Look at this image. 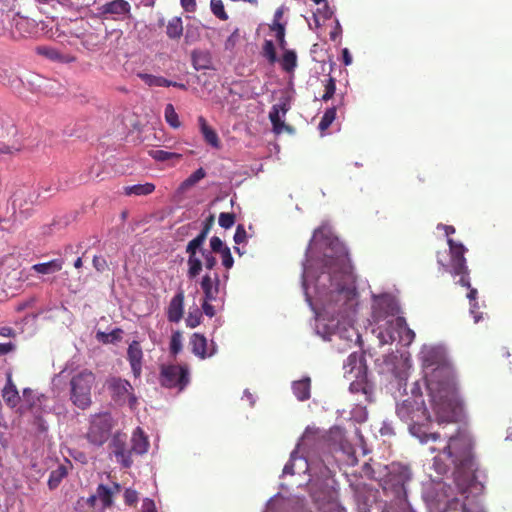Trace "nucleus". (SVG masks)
I'll use <instances>...</instances> for the list:
<instances>
[{
    "mask_svg": "<svg viewBox=\"0 0 512 512\" xmlns=\"http://www.w3.org/2000/svg\"><path fill=\"white\" fill-rule=\"evenodd\" d=\"M422 366L435 419L438 424L455 423L462 413L454 370L443 348L430 346L421 351Z\"/></svg>",
    "mask_w": 512,
    "mask_h": 512,
    "instance_id": "f257e3e1",
    "label": "nucleus"
},
{
    "mask_svg": "<svg viewBox=\"0 0 512 512\" xmlns=\"http://www.w3.org/2000/svg\"><path fill=\"white\" fill-rule=\"evenodd\" d=\"M350 279L351 265L347 251L340 248L335 255L326 253L323 271L317 277L315 287L323 300L324 309L332 317H345L354 312L357 292Z\"/></svg>",
    "mask_w": 512,
    "mask_h": 512,
    "instance_id": "f03ea898",
    "label": "nucleus"
},
{
    "mask_svg": "<svg viewBox=\"0 0 512 512\" xmlns=\"http://www.w3.org/2000/svg\"><path fill=\"white\" fill-rule=\"evenodd\" d=\"M445 440V445L440 447L432 446V452H439L434 458V466L439 473H446L449 466H454L457 473L467 474V480H472L474 472V460L472 455V443L457 426L451 433H441V438L436 442Z\"/></svg>",
    "mask_w": 512,
    "mask_h": 512,
    "instance_id": "7ed1b4c3",
    "label": "nucleus"
},
{
    "mask_svg": "<svg viewBox=\"0 0 512 512\" xmlns=\"http://www.w3.org/2000/svg\"><path fill=\"white\" fill-rule=\"evenodd\" d=\"M397 404V416L408 425L409 432L416 437L420 443L427 444L430 441L436 442L441 438V432H429L427 425L431 416L425 406L421 393L415 394Z\"/></svg>",
    "mask_w": 512,
    "mask_h": 512,
    "instance_id": "20e7f679",
    "label": "nucleus"
},
{
    "mask_svg": "<svg viewBox=\"0 0 512 512\" xmlns=\"http://www.w3.org/2000/svg\"><path fill=\"white\" fill-rule=\"evenodd\" d=\"M450 252V263L446 264L440 257L441 253H437V262L443 268V271L450 272L452 276H459L458 284L463 287L470 288V271L467 266L465 252L467 249L462 243L454 241L452 238L447 240Z\"/></svg>",
    "mask_w": 512,
    "mask_h": 512,
    "instance_id": "39448f33",
    "label": "nucleus"
},
{
    "mask_svg": "<svg viewBox=\"0 0 512 512\" xmlns=\"http://www.w3.org/2000/svg\"><path fill=\"white\" fill-rule=\"evenodd\" d=\"M96 382V375L85 368L75 373L70 379V401L77 408L86 410L92 404L91 391Z\"/></svg>",
    "mask_w": 512,
    "mask_h": 512,
    "instance_id": "423d86ee",
    "label": "nucleus"
},
{
    "mask_svg": "<svg viewBox=\"0 0 512 512\" xmlns=\"http://www.w3.org/2000/svg\"><path fill=\"white\" fill-rule=\"evenodd\" d=\"M214 216L210 215L204 222L201 232L186 246V253L188 254L187 259V277L190 280L197 278L202 271V260L198 256V249L204 245L207 235L213 225Z\"/></svg>",
    "mask_w": 512,
    "mask_h": 512,
    "instance_id": "0eeeda50",
    "label": "nucleus"
},
{
    "mask_svg": "<svg viewBox=\"0 0 512 512\" xmlns=\"http://www.w3.org/2000/svg\"><path fill=\"white\" fill-rule=\"evenodd\" d=\"M159 369V383L162 387L182 392L190 383L187 365L162 364Z\"/></svg>",
    "mask_w": 512,
    "mask_h": 512,
    "instance_id": "6e6552de",
    "label": "nucleus"
},
{
    "mask_svg": "<svg viewBox=\"0 0 512 512\" xmlns=\"http://www.w3.org/2000/svg\"><path fill=\"white\" fill-rule=\"evenodd\" d=\"M106 386L112 400L117 405L128 404L132 409L136 407L138 400L134 388L128 380L113 376L106 380Z\"/></svg>",
    "mask_w": 512,
    "mask_h": 512,
    "instance_id": "1a4fd4ad",
    "label": "nucleus"
},
{
    "mask_svg": "<svg viewBox=\"0 0 512 512\" xmlns=\"http://www.w3.org/2000/svg\"><path fill=\"white\" fill-rule=\"evenodd\" d=\"M46 397L43 394L37 395L30 388L23 389V403L18 408L20 415L30 414L34 418V423L38 425L41 431H45L47 427L43 421V402Z\"/></svg>",
    "mask_w": 512,
    "mask_h": 512,
    "instance_id": "9d476101",
    "label": "nucleus"
},
{
    "mask_svg": "<svg viewBox=\"0 0 512 512\" xmlns=\"http://www.w3.org/2000/svg\"><path fill=\"white\" fill-rule=\"evenodd\" d=\"M112 417L108 413L96 414L91 417L86 433L88 442L94 446H102L110 437Z\"/></svg>",
    "mask_w": 512,
    "mask_h": 512,
    "instance_id": "9b49d317",
    "label": "nucleus"
},
{
    "mask_svg": "<svg viewBox=\"0 0 512 512\" xmlns=\"http://www.w3.org/2000/svg\"><path fill=\"white\" fill-rule=\"evenodd\" d=\"M97 16L102 19L121 21L131 18V5L126 0H113L97 8Z\"/></svg>",
    "mask_w": 512,
    "mask_h": 512,
    "instance_id": "f8f14e48",
    "label": "nucleus"
},
{
    "mask_svg": "<svg viewBox=\"0 0 512 512\" xmlns=\"http://www.w3.org/2000/svg\"><path fill=\"white\" fill-rule=\"evenodd\" d=\"M343 369L344 376L347 379H352V377L367 374V365L364 355L358 352L351 353L347 360L344 362Z\"/></svg>",
    "mask_w": 512,
    "mask_h": 512,
    "instance_id": "ddd939ff",
    "label": "nucleus"
},
{
    "mask_svg": "<svg viewBox=\"0 0 512 512\" xmlns=\"http://www.w3.org/2000/svg\"><path fill=\"white\" fill-rule=\"evenodd\" d=\"M112 449L118 463L124 468L131 467L133 460L131 458L132 450L126 447V436L120 433L114 435L112 439Z\"/></svg>",
    "mask_w": 512,
    "mask_h": 512,
    "instance_id": "4468645a",
    "label": "nucleus"
},
{
    "mask_svg": "<svg viewBox=\"0 0 512 512\" xmlns=\"http://www.w3.org/2000/svg\"><path fill=\"white\" fill-rule=\"evenodd\" d=\"M200 287L205 299L217 300L220 292V277L218 273H214L213 276L210 273H206L201 278Z\"/></svg>",
    "mask_w": 512,
    "mask_h": 512,
    "instance_id": "2eb2a0df",
    "label": "nucleus"
},
{
    "mask_svg": "<svg viewBox=\"0 0 512 512\" xmlns=\"http://www.w3.org/2000/svg\"><path fill=\"white\" fill-rule=\"evenodd\" d=\"M127 360L130 363L134 377H140L142 373L143 351L138 341L134 340L127 349Z\"/></svg>",
    "mask_w": 512,
    "mask_h": 512,
    "instance_id": "dca6fc26",
    "label": "nucleus"
},
{
    "mask_svg": "<svg viewBox=\"0 0 512 512\" xmlns=\"http://www.w3.org/2000/svg\"><path fill=\"white\" fill-rule=\"evenodd\" d=\"M211 345L212 349L208 351V342L203 334L194 333L190 338V346L192 353L201 359L211 357L215 354V347L213 343Z\"/></svg>",
    "mask_w": 512,
    "mask_h": 512,
    "instance_id": "f3484780",
    "label": "nucleus"
},
{
    "mask_svg": "<svg viewBox=\"0 0 512 512\" xmlns=\"http://www.w3.org/2000/svg\"><path fill=\"white\" fill-rule=\"evenodd\" d=\"M289 110V104L284 101L281 104L273 105L269 112V119L273 126V131L276 134H280L284 129L291 130L289 126H286L284 121L280 118V113L284 116Z\"/></svg>",
    "mask_w": 512,
    "mask_h": 512,
    "instance_id": "a211bd4d",
    "label": "nucleus"
},
{
    "mask_svg": "<svg viewBox=\"0 0 512 512\" xmlns=\"http://www.w3.org/2000/svg\"><path fill=\"white\" fill-rule=\"evenodd\" d=\"M184 312V293L178 292L170 301L167 309V318L170 322L178 323Z\"/></svg>",
    "mask_w": 512,
    "mask_h": 512,
    "instance_id": "6ab92c4d",
    "label": "nucleus"
},
{
    "mask_svg": "<svg viewBox=\"0 0 512 512\" xmlns=\"http://www.w3.org/2000/svg\"><path fill=\"white\" fill-rule=\"evenodd\" d=\"M2 398L5 404L10 408L17 407L21 401V397L19 395L16 385L12 380L11 374L7 375L6 384L2 389Z\"/></svg>",
    "mask_w": 512,
    "mask_h": 512,
    "instance_id": "aec40b11",
    "label": "nucleus"
},
{
    "mask_svg": "<svg viewBox=\"0 0 512 512\" xmlns=\"http://www.w3.org/2000/svg\"><path fill=\"white\" fill-rule=\"evenodd\" d=\"M120 488L121 487L118 483H113L112 487H108L104 484L98 485L96 494L103 509L110 508L113 505V497L115 494L120 492Z\"/></svg>",
    "mask_w": 512,
    "mask_h": 512,
    "instance_id": "412c9836",
    "label": "nucleus"
},
{
    "mask_svg": "<svg viewBox=\"0 0 512 512\" xmlns=\"http://www.w3.org/2000/svg\"><path fill=\"white\" fill-rule=\"evenodd\" d=\"M350 383V391L352 393H361L365 395L366 399L369 400L372 394V385L367 380V374H363L362 376L358 375L352 377Z\"/></svg>",
    "mask_w": 512,
    "mask_h": 512,
    "instance_id": "4be33fe9",
    "label": "nucleus"
},
{
    "mask_svg": "<svg viewBox=\"0 0 512 512\" xmlns=\"http://www.w3.org/2000/svg\"><path fill=\"white\" fill-rule=\"evenodd\" d=\"M198 124L200 132L202 133L206 143L211 145L213 148H220V140L216 131L210 127L203 116L198 117Z\"/></svg>",
    "mask_w": 512,
    "mask_h": 512,
    "instance_id": "5701e85b",
    "label": "nucleus"
},
{
    "mask_svg": "<svg viewBox=\"0 0 512 512\" xmlns=\"http://www.w3.org/2000/svg\"><path fill=\"white\" fill-rule=\"evenodd\" d=\"M131 442L132 453L142 455L148 451L149 441L141 428L137 427L134 430Z\"/></svg>",
    "mask_w": 512,
    "mask_h": 512,
    "instance_id": "b1692460",
    "label": "nucleus"
},
{
    "mask_svg": "<svg viewBox=\"0 0 512 512\" xmlns=\"http://www.w3.org/2000/svg\"><path fill=\"white\" fill-rule=\"evenodd\" d=\"M193 67L199 70L210 69L212 65L211 54L206 50H194L191 53Z\"/></svg>",
    "mask_w": 512,
    "mask_h": 512,
    "instance_id": "393cba45",
    "label": "nucleus"
},
{
    "mask_svg": "<svg viewBox=\"0 0 512 512\" xmlns=\"http://www.w3.org/2000/svg\"><path fill=\"white\" fill-rule=\"evenodd\" d=\"M394 327L398 332L401 341H404L407 345L413 342L415 333L408 327L406 319L402 316H398L394 322Z\"/></svg>",
    "mask_w": 512,
    "mask_h": 512,
    "instance_id": "a878e982",
    "label": "nucleus"
},
{
    "mask_svg": "<svg viewBox=\"0 0 512 512\" xmlns=\"http://www.w3.org/2000/svg\"><path fill=\"white\" fill-rule=\"evenodd\" d=\"M64 265V261L62 259H53L44 263H37L31 266V270L35 271L38 274H53L59 272Z\"/></svg>",
    "mask_w": 512,
    "mask_h": 512,
    "instance_id": "bb28decb",
    "label": "nucleus"
},
{
    "mask_svg": "<svg viewBox=\"0 0 512 512\" xmlns=\"http://www.w3.org/2000/svg\"><path fill=\"white\" fill-rule=\"evenodd\" d=\"M37 51H38V53L40 55H43L46 58H48L50 60H53V61H58V62H62V63H70V62H74L75 61V57L74 56H71V55H68V54H66V55L61 54L55 48L39 47L37 49Z\"/></svg>",
    "mask_w": 512,
    "mask_h": 512,
    "instance_id": "cd10ccee",
    "label": "nucleus"
},
{
    "mask_svg": "<svg viewBox=\"0 0 512 512\" xmlns=\"http://www.w3.org/2000/svg\"><path fill=\"white\" fill-rule=\"evenodd\" d=\"M310 387V378L294 381L292 384L293 393L299 401H305L310 398Z\"/></svg>",
    "mask_w": 512,
    "mask_h": 512,
    "instance_id": "c85d7f7f",
    "label": "nucleus"
},
{
    "mask_svg": "<svg viewBox=\"0 0 512 512\" xmlns=\"http://www.w3.org/2000/svg\"><path fill=\"white\" fill-rule=\"evenodd\" d=\"M68 475V469L65 465H58L56 469L50 472L48 478V487L50 490H55L62 480Z\"/></svg>",
    "mask_w": 512,
    "mask_h": 512,
    "instance_id": "c756f323",
    "label": "nucleus"
},
{
    "mask_svg": "<svg viewBox=\"0 0 512 512\" xmlns=\"http://www.w3.org/2000/svg\"><path fill=\"white\" fill-rule=\"evenodd\" d=\"M155 190V185L153 183H145V184H136L132 186L124 187V194L126 196L130 195H149Z\"/></svg>",
    "mask_w": 512,
    "mask_h": 512,
    "instance_id": "7c9ffc66",
    "label": "nucleus"
},
{
    "mask_svg": "<svg viewBox=\"0 0 512 512\" xmlns=\"http://www.w3.org/2000/svg\"><path fill=\"white\" fill-rule=\"evenodd\" d=\"M166 34L170 39H179L183 34V24L180 17H173L166 27Z\"/></svg>",
    "mask_w": 512,
    "mask_h": 512,
    "instance_id": "2f4dec72",
    "label": "nucleus"
},
{
    "mask_svg": "<svg viewBox=\"0 0 512 512\" xmlns=\"http://www.w3.org/2000/svg\"><path fill=\"white\" fill-rule=\"evenodd\" d=\"M137 76L148 86L169 87V80L162 76H155L148 73H138Z\"/></svg>",
    "mask_w": 512,
    "mask_h": 512,
    "instance_id": "473e14b6",
    "label": "nucleus"
},
{
    "mask_svg": "<svg viewBox=\"0 0 512 512\" xmlns=\"http://www.w3.org/2000/svg\"><path fill=\"white\" fill-rule=\"evenodd\" d=\"M397 469V473H395V470L390 473L391 481H393L396 485L404 487V485L411 479L410 470L403 466H398Z\"/></svg>",
    "mask_w": 512,
    "mask_h": 512,
    "instance_id": "72a5a7b5",
    "label": "nucleus"
},
{
    "mask_svg": "<svg viewBox=\"0 0 512 512\" xmlns=\"http://www.w3.org/2000/svg\"><path fill=\"white\" fill-rule=\"evenodd\" d=\"M282 69L286 72H293L297 66V55L293 50H285L281 59Z\"/></svg>",
    "mask_w": 512,
    "mask_h": 512,
    "instance_id": "f704fd0d",
    "label": "nucleus"
},
{
    "mask_svg": "<svg viewBox=\"0 0 512 512\" xmlns=\"http://www.w3.org/2000/svg\"><path fill=\"white\" fill-rule=\"evenodd\" d=\"M205 176H206L205 170L202 167H200L195 172H193L188 178H186L182 182L180 187L183 190L189 189V188L193 187L194 185H196Z\"/></svg>",
    "mask_w": 512,
    "mask_h": 512,
    "instance_id": "c9c22d12",
    "label": "nucleus"
},
{
    "mask_svg": "<svg viewBox=\"0 0 512 512\" xmlns=\"http://www.w3.org/2000/svg\"><path fill=\"white\" fill-rule=\"evenodd\" d=\"M335 118H336V107L333 106V107L328 108L324 112V114L319 122V126H318L319 130L320 131L327 130L330 127V125L333 123Z\"/></svg>",
    "mask_w": 512,
    "mask_h": 512,
    "instance_id": "e433bc0d",
    "label": "nucleus"
},
{
    "mask_svg": "<svg viewBox=\"0 0 512 512\" xmlns=\"http://www.w3.org/2000/svg\"><path fill=\"white\" fill-rule=\"evenodd\" d=\"M165 120L172 128H179L181 123L172 104H167L164 111Z\"/></svg>",
    "mask_w": 512,
    "mask_h": 512,
    "instance_id": "4c0bfd02",
    "label": "nucleus"
},
{
    "mask_svg": "<svg viewBox=\"0 0 512 512\" xmlns=\"http://www.w3.org/2000/svg\"><path fill=\"white\" fill-rule=\"evenodd\" d=\"M198 253L201 254L204 260V262H202V267L204 266L207 270H213L217 265V259L213 253L207 249H204L203 246L201 249H198Z\"/></svg>",
    "mask_w": 512,
    "mask_h": 512,
    "instance_id": "58836bf2",
    "label": "nucleus"
},
{
    "mask_svg": "<svg viewBox=\"0 0 512 512\" xmlns=\"http://www.w3.org/2000/svg\"><path fill=\"white\" fill-rule=\"evenodd\" d=\"M150 156L153 159H155L157 161H161V162L168 161V160H171L174 158H176V159L181 158L180 154H177L174 152H168L165 150H152V151H150Z\"/></svg>",
    "mask_w": 512,
    "mask_h": 512,
    "instance_id": "ea45409f",
    "label": "nucleus"
},
{
    "mask_svg": "<svg viewBox=\"0 0 512 512\" xmlns=\"http://www.w3.org/2000/svg\"><path fill=\"white\" fill-rule=\"evenodd\" d=\"M272 31L276 32V39L278 41L279 47L281 49H286V40H285V25L282 23H273L270 26Z\"/></svg>",
    "mask_w": 512,
    "mask_h": 512,
    "instance_id": "a19ab883",
    "label": "nucleus"
},
{
    "mask_svg": "<svg viewBox=\"0 0 512 512\" xmlns=\"http://www.w3.org/2000/svg\"><path fill=\"white\" fill-rule=\"evenodd\" d=\"M182 350V334L180 331H175L170 339V352L176 356Z\"/></svg>",
    "mask_w": 512,
    "mask_h": 512,
    "instance_id": "79ce46f5",
    "label": "nucleus"
},
{
    "mask_svg": "<svg viewBox=\"0 0 512 512\" xmlns=\"http://www.w3.org/2000/svg\"><path fill=\"white\" fill-rule=\"evenodd\" d=\"M324 94L322 95V100L327 102L333 98L336 92V80L335 78L329 76L324 84Z\"/></svg>",
    "mask_w": 512,
    "mask_h": 512,
    "instance_id": "37998d69",
    "label": "nucleus"
},
{
    "mask_svg": "<svg viewBox=\"0 0 512 512\" xmlns=\"http://www.w3.org/2000/svg\"><path fill=\"white\" fill-rule=\"evenodd\" d=\"M263 56L269 61V63L273 64L277 60L276 50L273 42L271 40H266L263 45Z\"/></svg>",
    "mask_w": 512,
    "mask_h": 512,
    "instance_id": "c03bdc74",
    "label": "nucleus"
},
{
    "mask_svg": "<svg viewBox=\"0 0 512 512\" xmlns=\"http://www.w3.org/2000/svg\"><path fill=\"white\" fill-rule=\"evenodd\" d=\"M210 6H211V11L217 18H219L221 20L228 19V15L225 12L224 4H223L222 0H211Z\"/></svg>",
    "mask_w": 512,
    "mask_h": 512,
    "instance_id": "a18cd8bd",
    "label": "nucleus"
},
{
    "mask_svg": "<svg viewBox=\"0 0 512 512\" xmlns=\"http://www.w3.org/2000/svg\"><path fill=\"white\" fill-rule=\"evenodd\" d=\"M202 312L199 308H195L193 311H189L186 318V325L190 328H195L201 323Z\"/></svg>",
    "mask_w": 512,
    "mask_h": 512,
    "instance_id": "49530a36",
    "label": "nucleus"
},
{
    "mask_svg": "<svg viewBox=\"0 0 512 512\" xmlns=\"http://www.w3.org/2000/svg\"><path fill=\"white\" fill-rule=\"evenodd\" d=\"M235 219H236V217H235L234 213L222 212L219 215L218 222L222 228L229 229L234 225Z\"/></svg>",
    "mask_w": 512,
    "mask_h": 512,
    "instance_id": "de8ad7c7",
    "label": "nucleus"
},
{
    "mask_svg": "<svg viewBox=\"0 0 512 512\" xmlns=\"http://www.w3.org/2000/svg\"><path fill=\"white\" fill-rule=\"evenodd\" d=\"M240 39H241L240 30L238 28H236L231 33V35L226 39L225 44H224L225 49L232 51L236 47V45L240 42Z\"/></svg>",
    "mask_w": 512,
    "mask_h": 512,
    "instance_id": "09e8293b",
    "label": "nucleus"
},
{
    "mask_svg": "<svg viewBox=\"0 0 512 512\" xmlns=\"http://www.w3.org/2000/svg\"><path fill=\"white\" fill-rule=\"evenodd\" d=\"M218 254H220V256H221L223 266L226 269H231L234 264V259L232 257L230 248L227 246V247H225L224 250H222Z\"/></svg>",
    "mask_w": 512,
    "mask_h": 512,
    "instance_id": "8fccbe9b",
    "label": "nucleus"
},
{
    "mask_svg": "<svg viewBox=\"0 0 512 512\" xmlns=\"http://www.w3.org/2000/svg\"><path fill=\"white\" fill-rule=\"evenodd\" d=\"M124 502L128 506H134L138 502V492L134 489L127 488L124 492Z\"/></svg>",
    "mask_w": 512,
    "mask_h": 512,
    "instance_id": "3c124183",
    "label": "nucleus"
},
{
    "mask_svg": "<svg viewBox=\"0 0 512 512\" xmlns=\"http://www.w3.org/2000/svg\"><path fill=\"white\" fill-rule=\"evenodd\" d=\"M122 330L120 328L114 329L112 332L108 334L100 333L99 335L105 339L103 342L105 343H113L119 341L121 339Z\"/></svg>",
    "mask_w": 512,
    "mask_h": 512,
    "instance_id": "603ef678",
    "label": "nucleus"
},
{
    "mask_svg": "<svg viewBox=\"0 0 512 512\" xmlns=\"http://www.w3.org/2000/svg\"><path fill=\"white\" fill-rule=\"evenodd\" d=\"M227 247L218 236H213L210 239V250L212 253H219Z\"/></svg>",
    "mask_w": 512,
    "mask_h": 512,
    "instance_id": "864d4df0",
    "label": "nucleus"
},
{
    "mask_svg": "<svg viewBox=\"0 0 512 512\" xmlns=\"http://www.w3.org/2000/svg\"><path fill=\"white\" fill-rule=\"evenodd\" d=\"M247 237L246 230L242 224H239L236 228L235 234H234V241L236 244H241L245 242Z\"/></svg>",
    "mask_w": 512,
    "mask_h": 512,
    "instance_id": "5fc2aeb1",
    "label": "nucleus"
},
{
    "mask_svg": "<svg viewBox=\"0 0 512 512\" xmlns=\"http://www.w3.org/2000/svg\"><path fill=\"white\" fill-rule=\"evenodd\" d=\"M16 350V344L9 341L6 343H0V356L7 355Z\"/></svg>",
    "mask_w": 512,
    "mask_h": 512,
    "instance_id": "6e6d98bb",
    "label": "nucleus"
},
{
    "mask_svg": "<svg viewBox=\"0 0 512 512\" xmlns=\"http://www.w3.org/2000/svg\"><path fill=\"white\" fill-rule=\"evenodd\" d=\"M479 305L477 301L470 302V313L473 315L474 322L478 323L483 317L482 313L478 311Z\"/></svg>",
    "mask_w": 512,
    "mask_h": 512,
    "instance_id": "4d7b16f0",
    "label": "nucleus"
},
{
    "mask_svg": "<svg viewBox=\"0 0 512 512\" xmlns=\"http://www.w3.org/2000/svg\"><path fill=\"white\" fill-rule=\"evenodd\" d=\"M211 301L212 300H207L204 298V301L202 304V309H203L204 314L210 318H212L216 314L214 306L212 304H210Z\"/></svg>",
    "mask_w": 512,
    "mask_h": 512,
    "instance_id": "13d9d810",
    "label": "nucleus"
},
{
    "mask_svg": "<svg viewBox=\"0 0 512 512\" xmlns=\"http://www.w3.org/2000/svg\"><path fill=\"white\" fill-rule=\"evenodd\" d=\"M141 512H157L155 502L150 498H145L142 502Z\"/></svg>",
    "mask_w": 512,
    "mask_h": 512,
    "instance_id": "bf43d9fd",
    "label": "nucleus"
},
{
    "mask_svg": "<svg viewBox=\"0 0 512 512\" xmlns=\"http://www.w3.org/2000/svg\"><path fill=\"white\" fill-rule=\"evenodd\" d=\"M0 336L7 338H14L16 336V332L13 328L9 326L0 327Z\"/></svg>",
    "mask_w": 512,
    "mask_h": 512,
    "instance_id": "052dcab7",
    "label": "nucleus"
},
{
    "mask_svg": "<svg viewBox=\"0 0 512 512\" xmlns=\"http://www.w3.org/2000/svg\"><path fill=\"white\" fill-rule=\"evenodd\" d=\"M181 5L187 12H193L196 8L195 0H181Z\"/></svg>",
    "mask_w": 512,
    "mask_h": 512,
    "instance_id": "680f3d73",
    "label": "nucleus"
},
{
    "mask_svg": "<svg viewBox=\"0 0 512 512\" xmlns=\"http://www.w3.org/2000/svg\"><path fill=\"white\" fill-rule=\"evenodd\" d=\"M93 265L97 271H103L106 266V261L103 258L95 256L93 258Z\"/></svg>",
    "mask_w": 512,
    "mask_h": 512,
    "instance_id": "e2e57ef3",
    "label": "nucleus"
},
{
    "mask_svg": "<svg viewBox=\"0 0 512 512\" xmlns=\"http://www.w3.org/2000/svg\"><path fill=\"white\" fill-rule=\"evenodd\" d=\"M311 438H312V435H310V433L308 431H306L302 438L301 443L298 444V448L303 449L305 446H307L308 443L310 442Z\"/></svg>",
    "mask_w": 512,
    "mask_h": 512,
    "instance_id": "0e129e2a",
    "label": "nucleus"
},
{
    "mask_svg": "<svg viewBox=\"0 0 512 512\" xmlns=\"http://www.w3.org/2000/svg\"><path fill=\"white\" fill-rule=\"evenodd\" d=\"M469 289V292L467 293V298L469 299L470 302L472 301H477V296H478V291L476 288H472L470 286Z\"/></svg>",
    "mask_w": 512,
    "mask_h": 512,
    "instance_id": "69168bd1",
    "label": "nucleus"
},
{
    "mask_svg": "<svg viewBox=\"0 0 512 512\" xmlns=\"http://www.w3.org/2000/svg\"><path fill=\"white\" fill-rule=\"evenodd\" d=\"M98 500V496L97 494H93L91 496H89L87 499H86V504L91 507V508H94L95 505H96V501Z\"/></svg>",
    "mask_w": 512,
    "mask_h": 512,
    "instance_id": "338daca9",
    "label": "nucleus"
},
{
    "mask_svg": "<svg viewBox=\"0 0 512 512\" xmlns=\"http://www.w3.org/2000/svg\"><path fill=\"white\" fill-rule=\"evenodd\" d=\"M282 16H283V10L281 8L277 9V11L274 14L273 23H280V19L282 18Z\"/></svg>",
    "mask_w": 512,
    "mask_h": 512,
    "instance_id": "774afa93",
    "label": "nucleus"
}]
</instances>
